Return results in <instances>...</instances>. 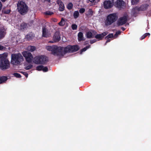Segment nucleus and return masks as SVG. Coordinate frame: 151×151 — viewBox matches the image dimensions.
<instances>
[{
  "label": "nucleus",
  "instance_id": "f257e3e1",
  "mask_svg": "<svg viewBox=\"0 0 151 151\" xmlns=\"http://www.w3.org/2000/svg\"><path fill=\"white\" fill-rule=\"evenodd\" d=\"M46 48L51 52V54L58 56H63L67 53L73 52L79 49V46L77 45H69L65 47L56 45L48 46Z\"/></svg>",
  "mask_w": 151,
  "mask_h": 151
},
{
  "label": "nucleus",
  "instance_id": "f03ea898",
  "mask_svg": "<svg viewBox=\"0 0 151 151\" xmlns=\"http://www.w3.org/2000/svg\"><path fill=\"white\" fill-rule=\"evenodd\" d=\"M18 12L22 15L26 14L28 11V6L23 1H18L17 4Z\"/></svg>",
  "mask_w": 151,
  "mask_h": 151
},
{
  "label": "nucleus",
  "instance_id": "7ed1b4c3",
  "mask_svg": "<svg viewBox=\"0 0 151 151\" xmlns=\"http://www.w3.org/2000/svg\"><path fill=\"white\" fill-rule=\"evenodd\" d=\"M11 63L15 65L20 64L24 60L22 56L20 53L12 54L11 55Z\"/></svg>",
  "mask_w": 151,
  "mask_h": 151
},
{
  "label": "nucleus",
  "instance_id": "20e7f679",
  "mask_svg": "<svg viewBox=\"0 0 151 151\" xmlns=\"http://www.w3.org/2000/svg\"><path fill=\"white\" fill-rule=\"evenodd\" d=\"M7 56V55L6 54L4 56H2L0 59V68L2 70L8 69L10 68V62L6 58Z\"/></svg>",
  "mask_w": 151,
  "mask_h": 151
},
{
  "label": "nucleus",
  "instance_id": "39448f33",
  "mask_svg": "<svg viewBox=\"0 0 151 151\" xmlns=\"http://www.w3.org/2000/svg\"><path fill=\"white\" fill-rule=\"evenodd\" d=\"M118 18L117 13L111 14L108 15L105 21V24L106 26L111 25L117 20Z\"/></svg>",
  "mask_w": 151,
  "mask_h": 151
},
{
  "label": "nucleus",
  "instance_id": "423d86ee",
  "mask_svg": "<svg viewBox=\"0 0 151 151\" xmlns=\"http://www.w3.org/2000/svg\"><path fill=\"white\" fill-rule=\"evenodd\" d=\"M48 61V58L45 56L42 55L35 57L33 62L37 64L44 65Z\"/></svg>",
  "mask_w": 151,
  "mask_h": 151
},
{
  "label": "nucleus",
  "instance_id": "0eeeda50",
  "mask_svg": "<svg viewBox=\"0 0 151 151\" xmlns=\"http://www.w3.org/2000/svg\"><path fill=\"white\" fill-rule=\"evenodd\" d=\"M149 6L148 4H142L139 7L136 6L132 9V12L136 14L140 11H145L147 9Z\"/></svg>",
  "mask_w": 151,
  "mask_h": 151
},
{
  "label": "nucleus",
  "instance_id": "6e6552de",
  "mask_svg": "<svg viewBox=\"0 0 151 151\" xmlns=\"http://www.w3.org/2000/svg\"><path fill=\"white\" fill-rule=\"evenodd\" d=\"M22 54L25 58L27 62L30 63L32 61L33 57L30 52L27 51H25L22 52Z\"/></svg>",
  "mask_w": 151,
  "mask_h": 151
},
{
  "label": "nucleus",
  "instance_id": "1a4fd4ad",
  "mask_svg": "<svg viewBox=\"0 0 151 151\" xmlns=\"http://www.w3.org/2000/svg\"><path fill=\"white\" fill-rule=\"evenodd\" d=\"M128 17L126 16H124L120 17L117 21V24L118 26H121L127 22Z\"/></svg>",
  "mask_w": 151,
  "mask_h": 151
},
{
  "label": "nucleus",
  "instance_id": "9d476101",
  "mask_svg": "<svg viewBox=\"0 0 151 151\" xmlns=\"http://www.w3.org/2000/svg\"><path fill=\"white\" fill-rule=\"evenodd\" d=\"M113 0L112 1H105L104 3V6L105 9H109L111 8L113 5Z\"/></svg>",
  "mask_w": 151,
  "mask_h": 151
},
{
  "label": "nucleus",
  "instance_id": "9b49d317",
  "mask_svg": "<svg viewBox=\"0 0 151 151\" xmlns=\"http://www.w3.org/2000/svg\"><path fill=\"white\" fill-rule=\"evenodd\" d=\"M125 3L123 0H117L115 2V6L119 9L123 8L124 6Z\"/></svg>",
  "mask_w": 151,
  "mask_h": 151
},
{
  "label": "nucleus",
  "instance_id": "f8f14e48",
  "mask_svg": "<svg viewBox=\"0 0 151 151\" xmlns=\"http://www.w3.org/2000/svg\"><path fill=\"white\" fill-rule=\"evenodd\" d=\"M108 34L107 32H105L101 34H97L95 37L98 39V40H101L104 36L107 35Z\"/></svg>",
  "mask_w": 151,
  "mask_h": 151
},
{
  "label": "nucleus",
  "instance_id": "ddd939ff",
  "mask_svg": "<svg viewBox=\"0 0 151 151\" xmlns=\"http://www.w3.org/2000/svg\"><path fill=\"white\" fill-rule=\"evenodd\" d=\"M49 34L48 30L45 27H42V36L44 37H49Z\"/></svg>",
  "mask_w": 151,
  "mask_h": 151
},
{
  "label": "nucleus",
  "instance_id": "4468645a",
  "mask_svg": "<svg viewBox=\"0 0 151 151\" xmlns=\"http://www.w3.org/2000/svg\"><path fill=\"white\" fill-rule=\"evenodd\" d=\"M56 2L57 4L59 6V10L61 12L63 11L65 9V6L62 1L61 0H58Z\"/></svg>",
  "mask_w": 151,
  "mask_h": 151
},
{
  "label": "nucleus",
  "instance_id": "2eb2a0df",
  "mask_svg": "<svg viewBox=\"0 0 151 151\" xmlns=\"http://www.w3.org/2000/svg\"><path fill=\"white\" fill-rule=\"evenodd\" d=\"M60 38V35L59 32H56L54 34L53 37V40L55 42L59 41Z\"/></svg>",
  "mask_w": 151,
  "mask_h": 151
},
{
  "label": "nucleus",
  "instance_id": "dca6fc26",
  "mask_svg": "<svg viewBox=\"0 0 151 151\" xmlns=\"http://www.w3.org/2000/svg\"><path fill=\"white\" fill-rule=\"evenodd\" d=\"M8 78L7 76H2L0 77V84L5 83L7 80Z\"/></svg>",
  "mask_w": 151,
  "mask_h": 151
},
{
  "label": "nucleus",
  "instance_id": "f3484780",
  "mask_svg": "<svg viewBox=\"0 0 151 151\" xmlns=\"http://www.w3.org/2000/svg\"><path fill=\"white\" fill-rule=\"evenodd\" d=\"M5 34V30L4 29L0 28V39L3 38Z\"/></svg>",
  "mask_w": 151,
  "mask_h": 151
},
{
  "label": "nucleus",
  "instance_id": "a211bd4d",
  "mask_svg": "<svg viewBox=\"0 0 151 151\" xmlns=\"http://www.w3.org/2000/svg\"><path fill=\"white\" fill-rule=\"evenodd\" d=\"M78 40L79 41H81L83 40V35L82 32H79L78 34Z\"/></svg>",
  "mask_w": 151,
  "mask_h": 151
},
{
  "label": "nucleus",
  "instance_id": "6ab92c4d",
  "mask_svg": "<svg viewBox=\"0 0 151 151\" xmlns=\"http://www.w3.org/2000/svg\"><path fill=\"white\" fill-rule=\"evenodd\" d=\"M86 36L87 38L88 39L93 37L92 33L91 32H87L86 33Z\"/></svg>",
  "mask_w": 151,
  "mask_h": 151
},
{
  "label": "nucleus",
  "instance_id": "aec40b11",
  "mask_svg": "<svg viewBox=\"0 0 151 151\" xmlns=\"http://www.w3.org/2000/svg\"><path fill=\"white\" fill-rule=\"evenodd\" d=\"M36 49V47L35 46H30L27 47V50L29 51L32 52Z\"/></svg>",
  "mask_w": 151,
  "mask_h": 151
},
{
  "label": "nucleus",
  "instance_id": "412c9836",
  "mask_svg": "<svg viewBox=\"0 0 151 151\" xmlns=\"http://www.w3.org/2000/svg\"><path fill=\"white\" fill-rule=\"evenodd\" d=\"M10 12V9H6L4 8H3L2 10V12L4 14H9Z\"/></svg>",
  "mask_w": 151,
  "mask_h": 151
},
{
  "label": "nucleus",
  "instance_id": "4be33fe9",
  "mask_svg": "<svg viewBox=\"0 0 151 151\" xmlns=\"http://www.w3.org/2000/svg\"><path fill=\"white\" fill-rule=\"evenodd\" d=\"M79 14L78 11H75L73 14V17L74 19H76L79 16Z\"/></svg>",
  "mask_w": 151,
  "mask_h": 151
},
{
  "label": "nucleus",
  "instance_id": "5701e85b",
  "mask_svg": "<svg viewBox=\"0 0 151 151\" xmlns=\"http://www.w3.org/2000/svg\"><path fill=\"white\" fill-rule=\"evenodd\" d=\"M33 36L32 34H27L25 37V38L27 39L29 41L33 38Z\"/></svg>",
  "mask_w": 151,
  "mask_h": 151
},
{
  "label": "nucleus",
  "instance_id": "b1692460",
  "mask_svg": "<svg viewBox=\"0 0 151 151\" xmlns=\"http://www.w3.org/2000/svg\"><path fill=\"white\" fill-rule=\"evenodd\" d=\"M65 22L64 19L63 18H61V21L58 23V24L60 26H62L65 25Z\"/></svg>",
  "mask_w": 151,
  "mask_h": 151
},
{
  "label": "nucleus",
  "instance_id": "393cba45",
  "mask_svg": "<svg viewBox=\"0 0 151 151\" xmlns=\"http://www.w3.org/2000/svg\"><path fill=\"white\" fill-rule=\"evenodd\" d=\"M27 27V24L25 22H23L21 25V29H26Z\"/></svg>",
  "mask_w": 151,
  "mask_h": 151
},
{
  "label": "nucleus",
  "instance_id": "a878e982",
  "mask_svg": "<svg viewBox=\"0 0 151 151\" xmlns=\"http://www.w3.org/2000/svg\"><path fill=\"white\" fill-rule=\"evenodd\" d=\"M90 45H88V46H87L86 47H85L84 48L80 50V54H81L83 52L86 51L88 49L90 48Z\"/></svg>",
  "mask_w": 151,
  "mask_h": 151
},
{
  "label": "nucleus",
  "instance_id": "bb28decb",
  "mask_svg": "<svg viewBox=\"0 0 151 151\" xmlns=\"http://www.w3.org/2000/svg\"><path fill=\"white\" fill-rule=\"evenodd\" d=\"M73 7V5L71 2L68 3L67 6V8L68 10L71 9Z\"/></svg>",
  "mask_w": 151,
  "mask_h": 151
},
{
  "label": "nucleus",
  "instance_id": "cd10ccee",
  "mask_svg": "<svg viewBox=\"0 0 151 151\" xmlns=\"http://www.w3.org/2000/svg\"><path fill=\"white\" fill-rule=\"evenodd\" d=\"M150 34L149 33H146L143 35L140 38V40H142L145 39L147 36H150Z\"/></svg>",
  "mask_w": 151,
  "mask_h": 151
},
{
  "label": "nucleus",
  "instance_id": "c85d7f7f",
  "mask_svg": "<svg viewBox=\"0 0 151 151\" xmlns=\"http://www.w3.org/2000/svg\"><path fill=\"white\" fill-rule=\"evenodd\" d=\"M113 37V33L109 34L106 36L105 38V39L107 40L109 39V38H112Z\"/></svg>",
  "mask_w": 151,
  "mask_h": 151
},
{
  "label": "nucleus",
  "instance_id": "c756f323",
  "mask_svg": "<svg viewBox=\"0 0 151 151\" xmlns=\"http://www.w3.org/2000/svg\"><path fill=\"white\" fill-rule=\"evenodd\" d=\"M43 67V66L42 65H38L36 67V70L38 71L42 70V69Z\"/></svg>",
  "mask_w": 151,
  "mask_h": 151
},
{
  "label": "nucleus",
  "instance_id": "7c9ffc66",
  "mask_svg": "<svg viewBox=\"0 0 151 151\" xmlns=\"http://www.w3.org/2000/svg\"><path fill=\"white\" fill-rule=\"evenodd\" d=\"M13 75L17 78H20L21 77V76L20 74L17 73H14Z\"/></svg>",
  "mask_w": 151,
  "mask_h": 151
},
{
  "label": "nucleus",
  "instance_id": "2f4dec72",
  "mask_svg": "<svg viewBox=\"0 0 151 151\" xmlns=\"http://www.w3.org/2000/svg\"><path fill=\"white\" fill-rule=\"evenodd\" d=\"M32 67L33 65H32L30 64L26 67L25 68V69L26 70H29L32 68Z\"/></svg>",
  "mask_w": 151,
  "mask_h": 151
},
{
  "label": "nucleus",
  "instance_id": "473e14b6",
  "mask_svg": "<svg viewBox=\"0 0 151 151\" xmlns=\"http://www.w3.org/2000/svg\"><path fill=\"white\" fill-rule=\"evenodd\" d=\"M71 27L73 30H76L77 28V26L75 24H73L72 25Z\"/></svg>",
  "mask_w": 151,
  "mask_h": 151
},
{
  "label": "nucleus",
  "instance_id": "72a5a7b5",
  "mask_svg": "<svg viewBox=\"0 0 151 151\" xmlns=\"http://www.w3.org/2000/svg\"><path fill=\"white\" fill-rule=\"evenodd\" d=\"M139 0H132L131 3L132 5H134L138 2Z\"/></svg>",
  "mask_w": 151,
  "mask_h": 151
},
{
  "label": "nucleus",
  "instance_id": "f704fd0d",
  "mask_svg": "<svg viewBox=\"0 0 151 151\" xmlns=\"http://www.w3.org/2000/svg\"><path fill=\"white\" fill-rule=\"evenodd\" d=\"M53 14L52 12L50 11H47L45 12V14L47 15H51Z\"/></svg>",
  "mask_w": 151,
  "mask_h": 151
},
{
  "label": "nucleus",
  "instance_id": "c9c22d12",
  "mask_svg": "<svg viewBox=\"0 0 151 151\" xmlns=\"http://www.w3.org/2000/svg\"><path fill=\"white\" fill-rule=\"evenodd\" d=\"M42 70L44 72H47L48 71V68L47 67H44L43 66Z\"/></svg>",
  "mask_w": 151,
  "mask_h": 151
},
{
  "label": "nucleus",
  "instance_id": "e433bc0d",
  "mask_svg": "<svg viewBox=\"0 0 151 151\" xmlns=\"http://www.w3.org/2000/svg\"><path fill=\"white\" fill-rule=\"evenodd\" d=\"M85 9L84 8H81L79 9V12L80 13L83 14L85 12Z\"/></svg>",
  "mask_w": 151,
  "mask_h": 151
},
{
  "label": "nucleus",
  "instance_id": "4c0bfd02",
  "mask_svg": "<svg viewBox=\"0 0 151 151\" xmlns=\"http://www.w3.org/2000/svg\"><path fill=\"white\" fill-rule=\"evenodd\" d=\"M20 72V73H22L24 75L26 78H27L28 77V74L27 73H26L25 72H24L23 71H21V72Z\"/></svg>",
  "mask_w": 151,
  "mask_h": 151
},
{
  "label": "nucleus",
  "instance_id": "58836bf2",
  "mask_svg": "<svg viewBox=\"0 0 151 151\" xmlns=\"http://www.w3.org/2000/svg\"><path fill=\"white\" fill-rule=\"evenodd\" d=\"M6 49V48L5 47H4L0 45V50H5Z\"/></svg>",
  "mask_w": 151,
  "mask_h": 151
},
{
  "label": "nucleus",
  "instance_id": "ea45409f",
  "mask_svg": "<svg viewBox=\"0 0 151 151\" xmlns=\"http://www.w3.org/2000/svg\"><path fill=\"white\" fill-rule=\"evenodd\" d=\"M121 33V32L120 31H117L116 33L115 34V36H117L118 35H120Z\"/></svg>",
  "mask_w": 151,
  "mask_h": 151
},
{
  "label": "nucleus",
  "instance_id": "a19ab883",
  "mask_svg": "<svg viewBox=\"0 0 151 151\" xmlns=\"http://www.w3.org/2000/svg\"><path fill=\"white\" fill-rule=\"evenodd\" d=\"M96 39H93L92 40H90V43L91 44H92L95 42L96 41Z\"/></svg>",
  "mask_w": 151,
  "mask_h": 151
},
{
  "label": "nucleus",
  "instance_id": "79ce46f5",
  "mask_svg": "<svg viewBox=\"0 0 151 151\" xmlns=\"http://www.w3.org/2000/svg\"><path fill=\"white\" fill-rule=\"evenodd\" d=\"M107 40L106 41L105 43V44H104L105 45H106V44L108 42H110V41L111 40V39H107Z\"/></svg>",
  "mask_w": 151,
  "mask_h": 151
},
{
  "label": "nucleus",
  "instance_id": "37998d69",
  "mask_svg": "<svg viewBox=\"0 0 151 151\" xmlns=\"http://www.w3.org/2000/svg\"><path fill=\"white\" fill-rule=\"evenodd\" d=\"M2 7V4L1 3V2L0 1V12L1 11V9Z\"/></svg>",
  "mask_w": 151,
  "mask_h": 151
},
{
  "label": "nucleus",
  "instance_id": "c03bdc74",
  "mask_svg": "<svg viewBox=\"0 0 151 151\" xmlns=\"http://www.w3.org/2000/svg\"><path fill=\"white\" fill-rule=\"evenodd\" d=\"M92 31L94 35H96L97 33V32L94 30H92Z\"/></svg>",
  "mask_w": 151,
  "mask_h": 151
},
{
  "label": "nucleus",
  "instance_id": "a18cd8bd",
  "mask_svg": "<svg viewBox=\"0 0 151 151\" xmlns=\"http://www.w3.org/2000/svg\"><path fill=\"white\" fill-rule=\"evenodd\" d=\"M121 29L123 31H124L126 29L124 27H121Z\"/></svg>",
  "mask_w": 151,
  "mask_h": 151
},
{
  "label": "nucleus",
  "instance_id": "49530a36",
  "mask_svg": "<svg viewBox=\"0 0 151 151\" xmlns=\"http://www.w3.org/2000/svg\"><path fill=\"white\" fill-rule=\"evenodd\" d=\"M91 2H93L95 0H88Z\"/></svg>",
  "mask_w": 151,
  "mask_h": 151
},
{
  "label": "nucleus",
  "instance_id": "de8ad7c7",
  "mask_svg": "<svg viewBox=\"0 0 151 151\" xmlns=\"http://www.w3.org/2000/svg\"><path fill=\"white\" fill-rule=\"evenodd\" d=\"M45 1H47L48 3H50L51 2V0H44Z\"/></svg>",
  "mask_w": 151,
  "mask_h": 151
},
{
  "label": "nucleus",
  "instance_id": "09e8293b",
  "mask_svg": "<svg viewBox=\"0 0 151 151\" xmlns=\"http://www.w3.org/2000/svg\"><path fill=\"white\" fill-rule=\"evenodd\" d=\"M3 56V55H0V59L1 58V56Z\"/></svg>",
  "mask_w": 151,
  "mask_h": 151
},
{
  "label": "nucleus",
  "instance_id": "8fccbe9b",
  "mask_svg": "<svg viewBox=\"0 0 151 151\" xmlns=\"http://www.w3.org/2000/svg\"><path fill=\"white\" fill-rule=\"evenodd\" d=\"M91 12H93L92 11H91Z\"/></svg>",
  "mask_w": 151,
  "mask_h": 151
}]
</instances>
